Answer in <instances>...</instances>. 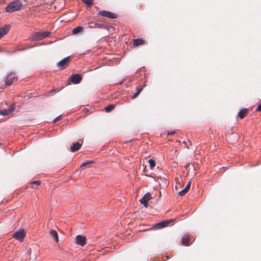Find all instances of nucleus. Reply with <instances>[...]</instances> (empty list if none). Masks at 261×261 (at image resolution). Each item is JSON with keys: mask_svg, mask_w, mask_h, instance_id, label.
<instances>
[{"mask_svg": "<svg viewBox=\"0 0 261 261\" xmlns=\"http://www.w3.org/2000/svg\"><path fill=\"white\" fill-rule=\"evenodd\" d=\"M22 4L20 2L14 1L8 5L6 8V11L7 12L11 13L16 11L19 10L21 8Z\"/></svg>", "mask_w": 261, "mask_h": 261, "instance_id": "nucleus-1", "label": "nucleus"}, {"mask_svg": "<svg viewBox=\"0 0 261 261\" xmlns=\"http://www.w3.org/2000/svg\"><path fill=\"white\" fill-rule=\"evenodd\" d=\"M50 34L49 32H36L32 35L31 40H41L48 37Z\"/></svg>", "mask_w": 261, "mask_h": 261, "instance_id": "nucleus-2", "label": "nucleus"}, {"mask_svg": "<svg viewBox=\"0 0 261 261\" xmlns=\"http://www.w3.org/2000/svg\"><path fill=\"white\" fill-rule=\"evenodd\" d=\"M70 57H67L57 63V66L61 70L65 69L68 65Z\"/></svg>", "mask_w": 261, "mask_h": 261, "instance_id": "nucleus-3", "label": "nucleus"}, {"mask_svg": "<svg viewBox=\"0 0 261 261\" xmlns=\"http://www.w3.org/2000/svg\"><path fill=\"white\" fill-rule=\"evenodd\" d=\"M98 14L99 15L105 16L113 19L116 18L117 17V15L116 14L107 11H99Z\"/></svg>", "mask_w": 261, "mask_h": 261, "instance_id": "nucleus-4", "label": "nucleus"}, {"mask_svg": "<svg viewBox=\"0 0 261 261\" xmlns=\"http://www.w3.org/2000/svg\"><path fill=\"white\" fill-rule=\"evenodd\" d=\"M14 104H12L7 109L0 110V115L2 116H8L15 110Z\"/></svg>", "mask_w": 261, "mask_h": 261, "instance_id": "nucleus-5", "label": "nucleus"}, {"mask_svg": "<svg viewBox=\"0 0 261 261\" xmlns=\"http://www.w3.org/2000/svg\"><path fill=\"white\" fill-rule=\"evenodd\" d=\"M25 235V232L24 230L23 229H21L15 232L13 234V237L18 241H21L24 238Z\"/></svg>", "mask_w": 261, "mask_h": 261, "instance_id": "nucleus-6", "label": "nucleus"}, {"mask_svg": "<svg viewBox=\"0 0 261 261\" xmlns=\"http://www.w3.org/2000/svg\"><path fill=\"white\" fill-rule=\"evenodd\" d=\"M151 198V194L149 193H146L143 197H142L140 202L141 204H143L146 207L148 206V201Z\"/></svg>", "mask_w": 261, "mask_h": 261, "instance_id": "nucleus-7", "label": "nucleus"}, {"mask_svg": "<svg viewBox=\"0 0 261 261\" xmlns=\"http://www.w3.org/2000/svg\"><path fill=\"white\" fill-rule=\"evenodd\" d=\"M82 80V77L79 74H72L70 76V81L74 84H79Z\"/></svg>", "mask_w": 261, "mask_h": 261, "instance_id": "nucleus-8", "label": "nucleus"}, {"mask_svg": "<svg viewBox=\"0 0 261 261\" xmlns=\"http://www.w3.org/2000/svg\"><path fill=\"white\" fill-rule=\"evenodd\" d=\"M15 76V74L14 72H10L8 74L5 80L6 85L8 86L11 85L13 83V81L14 79Z\"/></svg>", "mask_w": 261, "mask_h": 261, "instance_id": "nucleus-9", "label": "nucleus"}, {"mask_svg": "<svg viewBox=\"0 0 261 261\" xmlns=\"http://www.w3.org/2000/svg\"><path fill=\"white\" fill-rule=\"evenodd\" d=\"M76 243L81 246H84L86 244V238L81 235H77L76 237Z\"/></svg>", "mask_w": 261, "mask_h": 261, "instance_id": "nucleus-10", "label": "nucleus"}, {"mask_svg": "<svg viewBox=\"0 0 261 261\" xmlns=\"http://www.w3.org/2000/svg\"><path fill=\"white\" fill-rule=\"evenodd\" d=\"M10 25L9 24L5 25L3 27L0 28V39L3 37L9 31Z\"/></svg>", "mask_w": 261, "mask_h": 261, "instance_id": "nucleus-11", "label": "nucleus"}, {"mask_svg": "<svg viewBox=\"0 0 261 261\" xmlns=\"http://www.w3.org/2000/svg\"><path fill=\"white\" fill-rule=\"evenodd\" d=\"M172 221H173V220L171 219L169 220L164 221L162 222L158 223L155 225V227L156 229H160V228H164L165 227L167 226L169 223H170L172 222Z\"/></svg>", "mask_w": 261, "mask_h": 261, "instance_id": "nucleus-12", "label": "nucleus"}, {"mask_svg": "<svg viewBox=\"0 0 261 261\" xmlns=\"http://www.w3.org/2000/svg\"><path fill=\"white\" fill-rule=\"evenodd\" d=\"M82 146V144L79 142H75L73 144L72 146L70 147V150L72 152H75L80 149Z\"/></svg>", "mask_w": 261, "mask_h": 261, "instance_id": "nucleus-13", "label": "nucleus"}, {"mask_svg": "<svg viewBox=\"0 0 261 261\" xmlns=\"http://www.w3.org/2000/svg\"><path fill=\"white\" fill-rule=\"evenodd\" d=\"M190 185H191V182H189L188 184V185L186 186V187L183 190H182L181 191H180L178 192V195L181 196L185 195L189 190L190 188Z\"/></svg>", "mask_w": 261, "mask_h": 261, "instance_id": "nucleus-14", "label": "nucleus"}, {"mask_svg": "<svg viewBox=\"0 0 261 261\" xmlns=\"http://www.w3.org/2000/svg\"><path fill=\"white\" fill-rule=\"evenodd\" d=\"M189 236L188 235H185L182 237L181 239V243L183 245L185 246H189Z\"/></svg>", "mask_w": 261, "mask_h": 261, "instance_id": "nucleus-15", "label": "nucleus"}, {"mask_svg": "<svg viewBox=\"0 0 261 261\" xmlns=\"http://www.w3.org/2000/svg\"><path fill=\"white\" fill-rule=\"evenodd\" d=\"M50 234L52 238L55 239L56 242L57 243L59 241L58 235L57 232L55 230H51L50 232Z\"/></svg>", "mask_w": 261, "mask_h": 261, "instance_id": "nucleus-16", "label": "nucleus"}, {"mask_svg": "<svg viewBox=\"0 0 261 261\" xmlns=\"http://www.w3.org/2000/svg\"><path fill=\"white\" fill-rule=\"evenodd\" d=\"M247 112H248V109H243L240 111V112H239L238 115L240 117V118L243 119L244 118L245 115L247 114Z\"/></svg>", "mask_w": 261, "mask_h": 261, "instance_id": "nucleus-17", "label": "nucleus"}, {"mask_svg": "<svg viewBox=\"0 0 261 261\" xmlns=\"http://www.w3.org/2000/svg\"><path fill=\"white\" fill-rule=\"evenodd\" d=\"M144 41L141 39H136L134 40V45L138 46L143 44Z\"/></svg>", "mask_w": 261, "mask_h": 261, "instance_id": "nucleus-18", "label": "nucleus"}, {"mask_svg": "<svg viewBox=\"0 0 261 261\" xmlns=\"http://www.w3.org/2000/svg\"><path fill=\"white\" fill-rule=\"evenodd\" d=\"M83 28L81 27H77L74 28L72 30V33L73 34H77V33L82 31Z\"/></svg>", "mask_w": 261, "mask_h": 261, "instance_id": "nucleus-19", "label": "nucleus"}, {"mask_svg": "<svg viewBox=\"0 0 261 261\" xmlns=\"http://www.w3.org/2000/svg\"><path fill=\"white\" fill-rule=\"evenodd\" d=\"M114 105H110L108 106L105 108V110L107 112H110L114 109Z\"/></svg>", "mask_w": 261, "mask_h": 261, "instance_id": "nucleus-20", "label": "nucleus"}, {"mask_svg": "<svg viewBox=\"0 0 261 261\" xmlns=\"http://www.w3.org/2000/svg\"><path fill=\"white\" fill-rule=\"evenodd\" d=\"M89 25V28H99L100 27V24L98 23H96L95 22H90Z\"/></svg>", "mask_w": 261, "mask_h": 261, "instance_id": "nucleus-21", "label": "nucleus"}, {"mask_svg": "<svg viewBox=\"0 0 261 261\" xmlns=\"http://www.w3.org/2000/svg\"><path fill=\"white\" fill-rule=\"evenodd\" d=\"M142 90V88L139 87L138 88H137V92L131 96L132 98V99L135 98L139 95V94L141 92Z\"/></svg>", "mask_w": 261, "mask_h": 261, "instance_id": "nucleus-22", "label": "nucleus"}, {"mask_svg": "<svg viewBox=\"0 0 261 261\" xmlns=\"http://www.w3.org/2000/svg\"><path fill=\"white\" fill-rule=\"evenodd\" d=\"M148 163L149 164L150 168L151 169H152L155 166V162L152 159H149L148 160Z\"/></svg>", "mask_w": 261, "mask_h": 261, "instance_id": "nucleus-23", "label": "nucleus"}, {"mask_svg": "<svg viewBox=\"0 0 261 261\" xmlns=\"http://www.w3.org/2000/svg\"><path fill=\"white\" fill-rule=\"evenodd\" d=\"M92 163H93V162H91V161L85 162L81 165V167L83 168L85 167L89 166V165Z\"/></svg>", "mask_w": 261, "mask_h": 261, "instance_id": "nucleus-24", "label": "nucleus"}, {"mask_svg": "<svg viewBox=\"0 0 261 261\" xmlns=\"http://www.w3.org/2000/svg\"><path fill=\"white\" fill-rule=\"evenodd\" d=\"M82 1L85 4H87L89 6L92 5L93 3V0H82Z\"/></svg>", "mask_w": 261, "mask_h": 261, "instance_id": "nucleus-25", "label": "nucleus"}, {"mask_svg": "<svg viewBox=\"0 0 261 261\" xmlns=\"http://www.w3.org/2000/svg\"><path fill=\"white\" fill-rule=\"evenodd\" d=\"M32 184L35 185L37 186H39L40 185L41 182L39 180H36V181H34L32 182Z\"/></svg>", "mask_w": 261, "mask_h": 261, "instance_id": "nucleus-26", "label": "nucleus"}, {"mask_svg": "<svg viewBox=\"0 0 261 261\" xmlns=\"http://www.w3.org/2000/svg\"><path fill=\"white\" fill-rule=\"evenodd\" d=\"M62 117V115H59L58 116V117H57L54 120V123H56V122H57L58 121H59L61 118Z\"/></svg>", "mask_w": 261, "mask_h": 261, "instance_id": "nucleus-27", "label": "nucleus"}, {"mask_svg": "<svg viewBox=\"0 0 261 261\" xmlns=\"http://www.w3.org/2000/svg\"><path fill=\"white\" fill-rule=\"evenodd\" d=\"M256 111L261 112V103L258 105Z\"/></svg>", "mask_w": 261, "mask_h": 261, "instance_id": "nucleus-28", "label": "nucleus"}, {"mask_svg": "<svg viewBox=\"0 0 261 261\" xmlns=\"http://www.w3.org/2000/svg\"><path fill=\"white\" fill-rule=\"evenodd\" d=\"M175 133V130H174V131H172V132H168V133H167V135H173V134H174Z\"/></svg>", "mask_w": 261, "mask_h": 261, "instance_id": "nucleus-29", "label": "nucleus"}]
</instances>
